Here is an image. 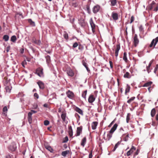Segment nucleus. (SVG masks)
Segmentation results:
<instances>
[{
	"instance_id": "774afa93",
	"label": "nucleus",
	"mask_w": 158,
	"mask_h": 158,
	"mask_svg": "<svg viewBox=\"0 0 158 158\" xmlns=\"http://www.w3.org/2000/svg\"><path fill=\"white\" fill-rule=\"evenodd\" d=\"M30 112H31L32 113V114L33 113H35L37 112V111L33 110H31V111Z\"/></svg>"
},
{
	"instance_id": "cd10ccee",
	"label": "nucleus",
	"mask_w": 158,
	"mask_h": 158,
	"mask_svg": "<svg viewBox=\"0 0 158 158\" xmlns=\"http://www.w3.org/2000/svg\"><path fill=\"white\" fill-rule=\"evenodd\" d=\"M130 89V87L128 85H127L126 88L125 89V94H127L129 92Z\"/></svg>"
},
{
	"instance_id": "dca6fc26",
	"label": "nucleus",
	"mask_w": 158,
	"mask_h": 158,
	"mask_svg": "<svg viewBox=\"0 0 158 158\" xmlns=\"http://www.w3.org/2000/svg\"><path fill=\"white\" fill-rule=\"evenodd\" d=\"M32 113L31 112H29L28 114L27 118L28 121L30 124H31L32 123Z\"/></svg>"
},
{
	"instance_id": "bb28decb",
	"label": "nucleus",
	"mask_w": 158,
	"mask_h": 158,
	"mask_svg": "<svg viewBox=\"0 0 158 158\" xmlns=\"http://www.w3.org/2000/svg\"><path fill=\"white\" fill-rule=\"evenodd\" d=\"M123 77L125 78H130L131 77L130 73L128 72H126L125 74H124Z\"/></svg>"
},
{
	"instance_id": "a19ab883",
	"label": "nucleus",
	"mask_w": 158,
	"mask_h": 158,
	"mask_svg": "<svg viewBox=\"0 0 158 158\" xmlns=\"http://www.w3.org/2000/svg\"><path fill=\"white\" fill-rule=\"evenodd\" d=\"M3 39L5 40V41H7L9 39V36L7 35H5L3 36Z\"/></svg>"
},
{
	"instance_id": "2f4dec72",
	"label": "nucleus",
	"mask_w": 158,
	"mask_h": 158,
	"mask_svg": "<svg viewBox=\"0 0 158 158\" xmlns=\"http://www.w3.org/2000/svg\"><path fill=\"white\" fill-rule=\"evenodd\" d=\"M46 59V62L47 64H49L50 62V57L48 55L45 57Z\"/></svg>"
},
{
	"instance_id": "f8f14e48",
	"label": "nucleus",
	"mask_w": 158,
	"mask_h": 158,
	"mask_svg": "<svg viewBox=\"0 0 158 158\" xmlns=\"http://www.w3.org/2000/svg\"><path fill=\"white\" fill-rule=\"evenodd\" d=\"M37 84H38L39 88L40 89H43L44 88V83L40 81L37 82Z\"/></svg>"
},
{
	"instance_id": "c756f323",
	"label": "nucleus",
	"mask_w": 158,
	"mask_h": 158,
	"mask_svg": "<svg viewBox=\"0 0 158 158\" xmlns=\"http://www.w3.org/2000/svg\"><path fill=\"white\" fill-rule=\"evenodd\" d=\"M16 39V36L14 35L11 36L10 38V40L13 42H15Z\"/></svg>"
},
{
	"instance_id": "864d4df0",
	"label": "nucleus",
	"mask_w": 158,
	"mask_h": 158,
	"mask_svg": "<svg viewBox=\"0 0 158 158\" xmlns=\"http://www.w3.org/2000/svg\"><path fill=\"white\" fill-rule=\"evenodd\" d=\"M92 151L91 150L89 155V158H92Z\"/></svg>"
},
{
	"instance_id": "20e7f679",
	"label": "nucleus",
	"mask_w": 158,
	"mask_h": 158,
	"mask_svg": "<svg viewBox=\"0 0 158 158\" xmlns=\"http://www.w3.org/2000/svg\"><path fill=\"white\" fill-rule=\"evenodd\" d=\"M139 42V40L138 37V36L136 34L134 35L133 42L134 46L135 47L137 46Z\"/></svg>"
},
{
	"instance_id": "79ce46f5",
	"label": "nucleus",
	"mask_w": 158,
	"mask_h": 158,
	"mask_svg": "<svg viewBox=\"0 0 158 158\" xmlns=\"http://www.w3.org/2000/svg\"><path fill=\"white\" fill-rule=\"evenodd\" d=\"M135 98V97H134L131 98L129 100L127 101V102L129 104H130L131 102L133 101L134 99Z\"/></svg>"
},
{
	"instance_id": "393cba45",
	"label": "nucleus",
	"mask_w": 158,
	"mask_h": 158,
	"mask_svg": "<svg viewBox=\"0 0 158 158\" xmlns=\"http://www.w3.org/2000/svg\"><path fill=\"white\" fill-rule=\"evenodd\" d=\"M152 84V82L151 81L148 82L146 83L143 85V87H149Z\"/></svg>"
},
{
	"instance_id": "7ed1b4c3",
	"label": "nucleus",
	"mask_w": 158,
	"mask_h": 158,
	"mask_svg": "<svg viewBox=\"0 0 158 158\" xmlns=\"http://www.w3.org/2000/svg\"><path fill=\"white\" fill-rule=\"evenodd\" d=\"M83 15L81 19L80 20V25L82 27L84 28L86 25V23L85 21V15L82 13Z\"/></svg>"
},
{
	"instance_id": "f704fd0d",
	"label": "nucleus",
	"mask_w": 158,
	"mask_h": 158,
	"mask_svg": "<svg viewBox=\"0 0 158 158\" xmlns=\"http://www.w3.org/2000/svg\"><path fill=\"white\" fill-rule=\"evenodd\" d=\"M110 1L112 6H115L117 3L116 0H110Z\"/></svg>"
},
{
	"instance_id": "f03ea898",
	"label": "nucleus",
	"mask_w": 158,
	"mask_h": 158,
	"mask_svg": "<svg viewBox=\"0 0 158 158\" xmlns=\"http://www.w3.org/2000/svg\"><path fill=\"white\" fill-rule=\"evenodd\" d=\"M154 7H155L154 9V11H156L158 10V6H156V3L154 1H152V3L147 7V8L148 10L150 11Z\"/></svg>"
},
{
	"instance_id": "5701e85b",
	"label": "nucleus",
	"mask_w": 158,
	"mask_h": 158,
	"mask_svg": "<svg viewBox=\"0 0 158 158\" xmlns=\"http://www.w3.org/2000/svg\"><path fill=\"white\" fill-rule=\"evenodd\" d=\"M69 133L70 136L73 135V131L71 126H69Z\"/></svg>"
},
{
	"instance_id": "de8ad7c7",
	"label": "nucleus",
	"mask_w": 158,
	"mask_h": 158,
	"mask_svg": "<svg viewBox=\"0 0 158 158\" xmlns=\"http://www.w3.org/2000/svg\"><path fill=\"white\" fill-rule=\"evenodd\" d=\"M68 140V137L66 136L64 139L63 140V143H66L67 142Z\"/></svg>"
},
{
	"instance_id": "39448f33",
	"label": "nucleus",
	"mask_w": 158,
	"mask_h": 158,
	"mask_svg": "<svg viewBox=\"0 0 158 158\" xmlns=\"http://www.w3.org/2000/svg\"><path fill=\"white\" fill-rule=\"evenodd\" d=\"M158 42V36L156 38L153 39L152 41L151 44L149 46V47L152 48L153 47V48H155V47Z\"/></svg>"
},
{
	"instance_id": "1a4fd4ad",
	"label": "nucleus",
	"mask_w": 158,
	"mask_h": 158,
	"mask_svg": "<svg viewBox=\"0 0 158 158\" xmlns=\"http://www.w3.org/2000/svg\"><path fill=\"white\" fill-rule=\"evenodd\" d=\"M135 150L136 148L135 147L132 146L130 150L127 152V156H129L131 155Z\"/></svg>"
},
{
	"instance_id": "58836bf2",
	"label": "nucleus",
	"mask_w": 158,
	"mask_h": 158,
	"mask_svg": "<svg viewBox=\"0 0 158 158\" xmlns=\"http://www.w3.org/2000/svg\"><path fill=\"white\" fill-rule=\"evenodd\" d=\"M66 116V114L65 113H62L61 115V118L63 121H65V119Z\"/></svg>"
},
{
	"instance_id": "412c9836",
	"label": "nucleus",
	"mask_w": 158,
	"mask_h": 158,
	"mask_svg": "<svg viewBox=\"0 0 158 158\" xmlns=\"http://www.w3.org/2000/svg\"><path fill=\"white\" fill-rule=\"evenodd\" d=\"M32 42L38 45H40L41 44V42L40 40H37L33 38L32 40Z\"/></svg>"
},
{
	"instance_id": "ea45409f",
	"label": "nucleus",
	"mask_w": 158,
	"mask_h": 158,
	"mask_svg": "<svg viewBox=\"0 0 158 158\" xmlns=\"http://www.w3.org/2000/svg\"><path fill=\"white\" fill-rule=\"evenodd\" d=\"M8 109L6 106H5L3 108L2 111L4 114H5L7 113Z\"/></svg>"
},
{
	"instance_id": "c9c22d12",
	"label": "nucleus",
	"mask_w": 158,
	"mask_h": 158,
	"mask_svg": "<svg viewBox=\"0 0 158 158\" xmlns=\"http://www.w3.org/2000/svg\"><path fill=\"white\" fill-rule=\"evenodd\" d=\"M131 114L130 113H128L127 116L126 118V122L127 123H128L129 122L130 119V117L131 116Z\"/></svg>"
},
{
	"instance_id": "8fccbe9b",
	"label": "nucleus",
	"mask_w": 158,
	"mask_h": 158,
	"mask_svg": "<svg viewBox=\"0 0 158 158\" xmlns=\"http://www.w3.org/2000/svg\"><path fill=\"white\" fill-rule=\"evenodd\" d=\"M139 31H140L142 32H143V26L142 25L140 26L139 27Z\"/></svg>"
},
{
	"instance_id": "4c0bfd02",
	"label": "nucleus",
	"mask_w": 158,
	"mask_h": 158,
	"mask_svg": "<svg viewBox=\"0 0 158 158\" xmlns=\"http://www.w3.org/2000/svg\"><path fill=\"white\" fill-rule=\"evenodd\" d=\"M11 87H10L9 86H6L5 88V89L6 90V92L9 93L10 92L11 89Z\"/></svg>"
},
{
	"instance_id": "3c124183",
	"label": "nucleus",
	"mask_w": 158,
	"mask_h": 158,
	"mask_svg": "<svg viewBox=\"0 0 158 158\" xmlns=\"http://www.w3.org/2000/svg\"><path fill=\"white\" fill-rule=\"evenodd\" d=\"M135 18L133 16H132L131 17L130 23H132L134 20Z\"/></svg>"
},
{
	"instance_id": "7c9ffc66",
	"label": "nucleus",
	"mask_w": 158,
	"mask_h": 158,
	"mask_svg": "<svg viewBox=\"0 0 158 158\" xmlns=\"http://www.w3.org/2000/svg\"><path fill=\"white\" fill-rule=\"evenodd\" d=\"M69 153V150L64 151L62 152V155L64 156H66V155Z\"/></svg>"
},
{
	"instance_id": "b1692460",
	"label": "nucleus",
	"mask_w": 158,
	"mask_h": 158,
	"mask_svg": "<svg viewBox=\"0 0 158 158\" xmlns=\"http://www.w3.org/2000/svg\"><path fill=\"white\" fill-rule=\"evenodd\" d=\"M123 137L124 138V140L125 141H127L128 139L129 134L127 133L126 134H124L123 135Z\"/></svg>"
},
{
	"instance_id": "69168bd1",
	"label": "nucleus",
	"mask_w": 158,
	"mask_h": 158,
	"mask_svg": "<svg viewBox=\"0 0 158 158\" xmlns=\"http://www.w3.org/2000/svg\"><path fill=\"white\" fill-rule=\"evenodd\" d=\"M10 49V46H9L6 48V51L7 52H8L9 51V50Z\"/></svg>"
},
{
	"instance_id": "0e129e2a",
	"label": "nucleus",
	"mask_w": 158,
	"mask_h": 158,
	"mask_svg": "<svg viewBox=\"0 0 158 158\" xmlns=\"http://www.w3.org/2000/svg\"><path fill=\"white\" fill-rule=\"evenodd\" d=\"M6 158H11V157L10 155L9 154L6 156Z\"/></svg>"
},
{
	"instance_id": "e2e57ef3",
	"label": "nucleus",
	"mask_w": 158,
	"mask_h": 158,
	"mask_svg": "<svg viewBox=\"0 0 158 158\" xmlns=\"http://www.w3.org/2000/svg\"><path fill=\"white\" fill-rule=\"evenodd\" d=\"M114 121H112L111 123L108 126V127H111V126L113 124H114Z\"/></svg>"
},
{
	"instance_id": "49530a36",
	"label": "nucleus",
	"mask_w": 158,
	"mask_h": 158,
	"mask_svg": "<svg viewBox=\"0 0 158 158\" xmlns=\"http://www.w3.org/2000/svg\"><path fill=\"white\" fill-rule=\"evenodd\" d=\"M86 8L88 12L89 13H90V9L89 6L88 5H87L86 6Z\"/></svg>"
},
{
	"instance_id": "aec40b11",
	"label": "nucleus",
	"mask_w": 158,
	"mask_h": 158,
	"mask_svg": "<svg viewBox=\"0 0 158 158\" xmlns=\"http://www.w3.org/2000/svg\"><path fill=\"white\" fill-rule=\"evenodd\" d=\"M67 73L69 76L72 77L74 75V73L71 69H69L67 70Z\"/></svg>"
},
{
	"instance_id": "bf43d9fd",
	"label": "nucleus",
	"mask_w": 158,
	"mask_h": 158,
	"mask_svg": "<svg viewBox=\"0 0 158 158\" xmlns=\"http://www.w3.org/2000/svg\"><path fill=\"white\" fill-rule=\"evenodd\" d=\"M147 71L148 73H149L151 71L150 70V67H148V66H147Z\"/></svg>"
},
{
	"instance_id": "6e6d98bb",
	"label": "nucleus",
	"mask_w": 158,
	"mask_h": 158,
	"mask_svg": "<svg viewBox=\"0 0 158 158\" xmlns=\"http://www.w3.org/2000/svg\"><path fill=\"white\" fill-rule=\"evenodd\" d=\"M78 5V4L77 3H72V6L73 7H76Z\"/></svg>"
},
{
	"instance_id": "4d7b16f0",
	"label": "nucleus",
	"mask_w": 158,
	"mask_h": 158,
	"mask_svg": "<svg viewBox=\"0 0 158 158\" xmlns=\"http://www.w3.org/2000/svg\"><path fill=\"white\" fill-rule=\"evenodd\" d=\"M74 110L79 113V108L78 107H76L74 109Z\"/></svg>"
},
{
	"instance_id": "e433bc0d",
	"label": "nucleus",
	"mask_w": 158,
	"mask_h": 158,
	"mask_svg": "<svg viewBox=\"0 0 158 158\" xmlns=\"http://www.w3.org/2000/svg\"><path fill=\"white\" fill-rule=\"evenodd\" d=\"M120 142L118 141L115 145L114 148L112 151H114L118 147V145L120 144Z\"/></svg>"
},
{
	"instance_id": "5fc2aeb1",
	"label": "nucleus",
	"mask_w": 158,
	"mask_h": 158,
	"mask_svg": "<svg viewBox=\"0 0 158 158\" xmlns=\"http://www.w3.org/2000/svg\"><path fill=\"white\" fill-rule=\"evenodd\" d=\"M34 96L36 97L37 98H38L39 96L38 94L37 93H35L34 94Z\"/></svg>"
},
{
	"instance_id": "4468645a",
	"label": "nucleus",
	"mask_w": 158,
	"mask_h": 158,
	"mask_svg": "<svg viewBox=\"0 0 158 158\" xmlns=\"http://www.w3.org/2000/svg\"><path fill=\"white\" fill-rule=\"evenodd\" d=\"M66 94L67 97L70 98H72L74 96L73 92L69 90L66 92Z\"/></svg>"
},
{
	"instance_id": "603ef678",
	"label": "nucleus",
	"mask_w": 158,
	"mask_h": 158,
	"mask_svg": "<svg viewBox=\"0 0 158 158\" xmlns=\"http://www.w3.org/2000/svg\"><path fill=\"white\" fill-rule=\"evenodd\" d=\"M78 45V43L77 42H75L73 44V48H76L77 47Z\"/></svg>"
},
{
	"instance_id": "a878e982",
	"label": "nucleus",
	"mask_w": 158,
	"mask_h": 158,
	"mask_svg": "<svg viewBox=\"0 0 158 158\" xmlns=\"http://www.w3.org/2000/svg\"><path fill=\"white\" fill-rule=\"evenodd\" d=\"M28 22L30 24V25L32 26L35 27V24L34 22L31 19H29L28 20Z\"/></svg>"
},
{
	"instance_id": "13d9d810",
	"label": "nucleus",
	"mask_w": 158,
	"mask_h": 158,
	"mask_svg": "<svg viewBox=\"0 0 158 158\" xmlns=\"http://www.w3.org/2000/svg\"><path fill=\"white\" fill-rule=\"evenodd\" d=\"M158 68V65H157L154 69V72L155 73H156V71H157Z\"/></svg>"
},
{
	"instance_id": "338daca9",
	"label": "nucleus",
	"mask_w": 158,
	"mask_h": 158,
	"mask_svg": "<svg viewBox=\"0 0 158 158\" xmlns=\"http://www.w3.org/2000/svg\"><path fill=\"white\" fill-rule=\"evenodd\" d=\"M152 60H151L149 63V64H148V67H150V66H151L152 63Z\"/></svg>"
},
{
	"instance_id": "a18cd8bd",
	"label": "nucleus",
	"mask_w": 158,
	"mask_h": 158,
	"mask_svg": "<svg viewBox=\"0 0 158 158\" xmlns=\"http://www.w3.org/2000/svg\"><path fill=\"white\" fill-rule=\"evenodd\" d=\"M49 124V121L48 120H45L44 121V124L45 126H47Z\"/></svg>"
},
{
	"instance_id": "c03bdc74",
	"label": "nucleus",
	"mask_w": 158,
	"mask_h": 158,
	"mask_svg": "<svg viewBox=\"0 0 158 158\" xmlns=\"http://www.w3.org/2000/svg\"><path fill=\"white\" fill-rule=\"evenodd\" d=\"M64 37L66 40H68V33L65 32L64 34Z\"/></svg>"
},
{
	"instance_id": "052dcab7",
	"label": "nucleus",
	"mask_w": 158,
	"mask_h": 158,
	"mask_svg": "<svg viewBox=\"0 0 158 158\" xmlns=\"http://www.w3.org/2000/svg\"><path fill=\"white\" fill-rule=\"evenodd\" d=\"M20 52L21 53H23L24 52V49L23 48H22L21 49H20Z\"/></svg>"
},
{
	"instance_id": "680f3d73",
	"label": "nucleus",
	"mask_w": 158,
	"mask_h": 158,
	"mask_svg": "<svg viewBox=\"0 0 158 158\" xmlns=\"http://www.w3.org/2000/svg\"><path fill=\"white\" fill-rule=\"evenodd\" d=\"M77 135H79V127H77Z\"/></svg>"
},
{
	"instance_id": "72a5a7b5",
	"label": "nucleus",
	"mask_w": 158,
	"mask_h": 158,
	"mask_svg": "<svg viewBox=\"0 0 158 158\" xmlns=\"http://www.w3.org/2000/svg\"><path fill=\"white\" fill-rule=\"evenodd\" d=\"M87 90H85L83 92L82 94V97L85 99L86 98V96L87 94Z\"/></svg>"
},
{
	"instance_id": "a211bd4d",
	"label": "nucleus",
	"mask_w": 158,
	"mask_h": 158,
	"mask_svg": "<svg viewBox=\"0 0 158 158\" xmlns=\"http://www.w3.org/2000/svg\"><path fill=\"white\" fill-rule=\"evenodd\" d=\"M44 146L45 148L47 149L51 153L53 152V150L51 146L47 144H45Z\"/></svg>"
},
{
	"instance_id": "473e14b6",
	"label": "nucleus",
	"mask_w": 158,
	"mask_h": 158,
	"mask_svg": "<svg viewBox=\"0 0 158 158\" xmlns=\"http://www.w3.org/2000/svg\"><path fill=\"white\" fill-rule=\"evenodd\" d=\"M156 112V111L155 109L153 108L151 112V115L152 117H153L155 116Z\"/></svg>"
},
{
	"instance_id": "c85d7f7f",
	"label": "nucleus",
	"mask_w": 158,
	"mask_h": 158,
	"mask_svg": "<svg viewBox=\"0 0 158 158\" xmlns=\"http://www.w3.org/2000/svg\"><path fill=\"white\" fill-rule=\"evenodd\" d=\"M127 53L126 52H124L123 54V60L126 62H127L128 61L127 58Z\"/></svg>"
},
{
	"instance_id": "2eb2a0df",
	"label": "nucleus",
	"mask_w": 158,
	"mask_h": 158,
	"mask_svg": "<svg viewBox=\"0 0 158 158\" xmlns=\"http://www.w3.org/2000/svg\"><path fill=\"white\" fill-rule=\"evenodd\" d=\"M100 9V7L98 5H96L94 6L93 8V12L94 13L98 12Z\"/></svg>"
},
{
	"instance_id": "f257e3e1",
	"label": "nucleus",
	"mask_w": 158,
	"mask_h": 158,
	"mask_svg": "<svg viewBox=\"0 0 158 158\" xmlns=\"http://www.w3.org/2000/svg\"><path fill=\"white\" fill-rule=\"evenodd\" d=\"M118 125L117 124L115 123L114 124L113 127L111 128L109 132V133L107 135V137L106 139L105 140L109 141L112 137V135L114 132L116 130Z\"/></svg>"
},
{
	"instance_id": "37998d69",
	"label": "nucleus",
	"mask_w": 158,
	"mask_h": 158,
	"mask_svg": "<svg viewBox=\"0 0 158 158\" xmlns=\"http://www.w3.org/2000/svg\"><path fill=\"white\" fill-rule=\"evenodd\" d=\"M27 64V62L26 61V60H24V61H23L21 63V64L22 66L24 68L25 67V64Z\"/></svg>"
},
{
	"instance_id": "6ab92c4d",
	"label": "nucleus",
	"mask_w": 158,
	"mask_h": 158,
	"mask_svg": "<svg viewBox=\"0 0 158 158\" xmlns=\"http://www.w3.org/2000/svg\"><path fill=\"white\" fill-rule=\"evenodd\" d=\"M98 123L97 122H93L91 124L92 128L93 130H95L98 125Z\"/></svg>"
},
{
	"instance_id": "4be33fe9",
	"label": "nucleus",
	"mask_w": 158,
	"mask_h": 158,
	"mask_svg": "<svg viewBox=\"0 0 158 158\" xmlns=\"http://www.w3.org/2000/svg\"><path fill=\"white\" fill-rule=\"evenodd\" d=\"M86 139L85 137H84L81 141V145L83 147H84L85 145V144L86 143Z\"/></svg>"
},
{
	"instance_id": "423d86ee",
	"label": "nucleus",
	"mask_w": 158,
	"mask_h": 158,
	"mask_svg": "<svg viewBox=\"0 0 158 158\" xmlns=\"http://www.w3.org/2000/svg\"><path fill=\"white\" fill-rule=\"evenodd\" d=\"M35 73L40 77H43V69L40 68L37 69L36 70Z\"/></svg>"
},
{
	"instance_id": "9d476101",
	"label": "nucleus",
	"mask_w": 158,
	"mask_h": 158,
	"mask_svg": "<svg viewBox=\"0 0 158 158\" xmlns=\"http://www.w3.org/2000/svg\"><path fill=\"white\" fill-rule=\"evenodd\" d=\"M111 16L114 21H116L118 19V14L116 13L113 12L111 14Z\"/></svg>"
},
{
	"instance_id": "09e8293b",
	"label": "nucleus",
	"mask_w": 158,
	"mask_h": 158,
	"mask_svg": "<svg viewBox=\"0 0 158 158\" xmlns=\"http://www.w3.org/2000/svg\"><path fill=\"white\" fill-rule=\"evenodd\" d=\"M109 63L110 64V67L111 69H112L113 68V63L112 61L111 60L109 61Z\"/></svg>"
},
{
	"instance_id": "6e6552de",
	"label": "nucleus",
	"mask_w": 158,
	"mask_h": 158,
	"mask_svg": "<svg viewBox=\"0 0 158 158\" xmlns=\"http://www.w3.org/2000/svg\"><path fill=\"white\" fill-rule=\"evenodd\" d=\"M90 23L92 28V30L93 33L95 32V28L96 26L95 25L94 23L93 20L92 18H91L89 21Z\"/></svg>"
},
{
	"instance_id": "9b49d317",
	"label": "nucleus",
	"mask_w": 158,
	"mask_h": 158,
	"mask_svg": "<svg viewBox=\"0 0 158 158\" xmlns=\"http://www.w3.org/2000/svg\"><path fill=\"white\" fill-rule=\"evenodd\" d=\"M95 98L94 95L91 94L90 95L88 98V102L90 103H92L95 100Z\"/></svg>"
},
{
	"instance_id": "ddd939ff",
	"label": "nucleus",
	"mask_w": 158,
	"mask_h": 158,
	"mask_svg": "<svg viewBox=\"0 0 158 158\" xmlns=\"http://www.w3.org/2000/svg\"><path fill=\"white\" fill-rule=\"evenodd\" d=\"M116 48L115 52V55L116 57H117L118 55L119 51L120 48V45L119 44L116 45Z\"/></svg>"
},
{
	"instance_id": "f3484780",
	"label": "nucleus",
	"mask_w": 158,
	"mask_h": 158,
	"mask_svg": "<svg viewBox=\"0 0 158 158\" xmlns=\"http://www.w3.org/2000/svg\"><path fill=\"white\" fill-rule=\"evenodd\" d=\"M82 64L85 66V67L86 68L87 71L89 72L90 71V70L88 67L87 64L86 62V59L83 60H82Z\"/></svg>"
},
{
	"instance_id": "0eeeda50",
	"label": "nucleus",
	"mask_w": 158,
	"mask_h": 158,
	"mask_svg": "<svg viewBox=\"0 0 158 158\" xmlns=\"http://www.w3.org/2000/svg\"><path fill=\"white\" fill-rule=\"evenodd\" d=\"M17 148L16 144L15 143H12L9 147L10 150L12 152L15 151Z\"/></svg>"
}]
</instances>
